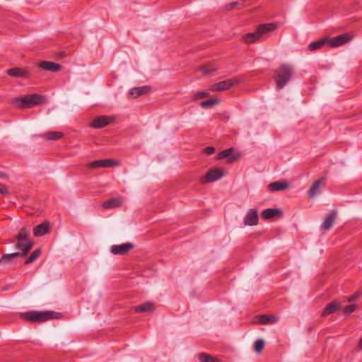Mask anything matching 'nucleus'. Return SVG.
Segmentation results:
<instances>
[{"mask_svg": "<svg viewBox=\"0 0 362 362\" xmlns=\"http://www.w3.org/2000/svg\"><path fill=\"white\" fill-rule=\"evenodd\" d=\"M11 103L18 108L28 109L45 103L46 98L42 95L33 93L22 97L13 98L11 99Z\"/></svg>", "mask_w": 362, "mask_h": 362, "instance_id": "f257e3e1", "label": "nucleus"}, {"mask_svg": "<svg viewBox=\"0 0 362 362\" xmlns=\"http://www.w3.org/2000/svg\"><path fill=\"white\" fill-rule=\"evenodd\" d=\"M62 314L54 311H36L32 310L20 313V318L23 320L41 323L51 319H58Z\"/></svg>", "mask_w": 362, "mask_h": 362, "instance_id": "f03ea898", "label": "nucleus"}, {"mask_svg": "<svg viewBox=\"0 0 362 362\" xmlns=\"http://www.w3.org/2000/svg\"><path fill=\"white\" fill-rule=\"evenodd\" d=\"M293 68L291 64H282L275 71L274 79L277 90H281L291 80Z\"/></svg>", "mask_w": 362, "mask_h": 362, "instance_id": "7ed1b4c3", "label": "nucleus"}, {"mask_svg": "<svg viewBox=\"0 0 362 362\" xmlns=\"http://www.w3.org/2000/svg\"><path fill=\"white\" fill-rule=\"evenodd\" d=\"M277 28L276 23L260 24L257 26L254 33H250L243 36V40L247 44L255 42L259 40L262 36L268 32H271Z\"/></svg>", "mask_w": 362, "mask_h": 362, "instance_id": "20e7f679", "label": "nucleus"}, {"mask_svg": "<svg viewBox=\"0 0 362 362\" xmlns=\"http://www.w3.org/2000/svg\"><path fill=\"white\" fill-rule=\"evenodd\" d=\"M224 175V171L221 168H211L208 170L204 177H202L200 181L202 183L215 182L220 180Z\"/></svg>", "mask_w": 362, "mask_h": 362, "instance_id": "39448f33", "label": "nucleus"}, {"mask_svg": "<svg viewBox=\"0 0 362 362\" xmlns=\"http://www.w3.org/2000/svg\"><path fill=\"white\" fill-rule=\"evenodd\" d=\"M238 83L239 81L237 79H228L211 85L209 90L211 91L226 90Z\"/></svg>", "mask_w": 362, "mask_h": 362, "instance_id": "423d86ee", "label": "nucleus"}, {"mask_svg": "<svg viewBox=\"0 0 362 362\" xmlns=\"http://www.w3.org/2000/svg\"><path fill=\"white\" fill-rule=\"evenodd\" d=\"M239 158L240 154L238 153H234L233 148H229L223 150L216 155V159L221 160L226 158L228 163H233L235 162L239 159Z\"/></svg>", "mask_w": 362, "mask_h": 362, "instance_id": "0eeeda50", "label": "nucleus"}, {"mask_svg": "<svg viewBox=\"0 0 362 362\" xmlns=\"http://www.w3.org/2000/svg\"><path fill=\"white\" fill-rule=\"evenodd\" d=\"M8 76L24 79L30 78L31 76L30 71L28 68L14 67L6 71Z\"/></svg>", "mask_w": 362, "mask_h": 362, "instance_id": "6e6552de", "label": "nucleus"}, {"mask_svg": "<svg viewBox=\"0 0 362 362\" xmlns=\"http://www.w3.org/2000/svg\"><path fill=\"white\" fill-rule=\"evenodd\" d=\"M134 244L127 242L121 245H113L110 247V251L114 255H123L127 254L129 250L133 249Z\"/></svg>", "mask_w": 362, "mask_h": 362, "instance_id": "1a4fd4ad", "label": "nucleus"}, {"mask_svg": "<svg viewBox=\"0 0 362 362\" xmlns=\"http://www.w3.org/2000/svg\"><path fill=\"white\" fill-rule=\"evenodd\" d=\"M350 40L351 37L348 34H342L331 39L327 38V43L331 47H337L347 43Z\"/></svg>", "mask_w": 362, "mask_h": 362, "instance_id": "9d476101", "label": "nucleus"}, {"mask_svg": "<svg viewBox=\"0 0 362 362\" xmlns=\"http://www.w3.org/2000/svg\"><path fill=\"white\" fill-rule=\"evenodd\" d=\"M117 165V162H115L112 159H101L94 160L88 164H87V167L90 169L93 168H110Z\"/></svg>", "mask_w": 362, "mask_h": 362, "instance_id": "9b49d317", "label": "nucleus"}, {"mask_svg": "<svg viewBox=\"0 0 362 362\" xmlns=\"http://www.w3.org/2000/svg\"><path fill=\"white\" fill-rule=\"evenodd\" d=\"M34 245V243L32 240H26V241H18L16 244V248L21 250V252H18L21 257H25L28 255L30 250Z\"/></svg>", "mask_w": 362, "mask_h": 362, "instance_id": "f8f14e48", "label": "nucleus"}, {"mask_svg": "<svg viewBox=\"0 0 362 362\" xmlns=\"http://www.w3.org/2000/svg\"><path fill=\"white\" fill-rule=\"evenodd\" d=\"M259 216L257 209H250L244 218V223L247 226H255L258 223Z\"/></svg>", "mask_w": 362, "mask_h": 362, "instance_id": "ddd939ff", "label": "nucleus"}, {"mask_svg": "<svg viewBox=\"0 0 362 362\" xmlns=\"http://www.w3.org/2000/svg\"><path fill=\"white\" fill-rule=\"evenodd\" d=\"M112 120L113 119L110 117L99 116L92 121L90 126L95 129H101L110 124Z\"/></svg>", "mask_w": 362, "mask_h": 362, "instance_id": "4468645a", "label": "nucleus"}, {"mask_svg": "<svg viewBox=\"0 0 362 362\" xmlns=\"http://www.w3.org/2000/svg\"><path fill=\"white\" fill-rule=\"evenodd\" d=\"M337 217V211H332L329 214H328L325 218L324 221L322 222L321 225V229L327 231L331 229Z\"/></svg>", "mask_w": 362, "mask_h": 362, "instance_id": "2eb2a0df", "label": "nucleus"}, {"mask_svg": "<svg viewBox=\"0 0 362 362\" xmlns=\"http://www.w3.org/2000/svg\"><path fill=\"white\" fill-rule=\"evenodd\" d=\"M39 66L43 70L50 71L52 72H57L62 68V66L59 64L48 61L41 62Z\"/></svg>", "mask_w": 362, "mask_h": 362, "instance_id": "dca6fc26", "label": "nucleus"}, {"mask_svg": "<svg viewBox=\"0 0 362 362\" xmlns=\"http://www.w3.org/2000/svg\"><path fill=\"white\" fill-rule=\"evenodd\" d=\"M267 187L271 192H279L287 189L288 187V183L286 180L276 181L271 182L268 185Z\"/></svg>", "mask_w": 362, "mask_h": 362, "instance_id": "f3484780", "label": "nucleus"}, {"mask_svg": "<svg viewBox=\"0 0 362 362\" xmlns=\"http://www.w3.org/2000/svg\"><path fill=\"white\" fill-rule=\"evenodd\" d=\"M49 230V223L47 221H45L41 224L36 226L33 229V233L36 237H40L46 233H47Z\"/></svg>", "mask_w": 362, "mask_h": 362, "instance_id": "a211bd4d", "label": "nucleus"}, {"mask_svg": "<svg viewBox=\"0 0 362 362\" xmlns=\"http://www.w3.org/2000/svg\"><path fill=\"white\" fill-rule=\"evenodd\" d=\"M282 214V211L279 209H264L262 214L261 216L263 219L267 220L271 219L274 217L281 216Z\"/></svg>", "mask_w": 362, "mask_h": 362, "instance_id": "6ab92c4d", "label": "nucleus"}, {"mask_svg": "<svg viewBox=\"0 0 362 362\" xmlns=\"http://www.w3.org/2000/svg\"><path fill=\"white\" fill-rule=\"evenodd\" d=\"M341 303L340 302L334 300L332 301L331 303H328L326 307L325 308L322 315L323 316H327L333 313H334L337 310L340 308Z\"/></svg>", "mask_w": 362, "mask_h": 362, "instance_id": "aec40b11", "label": "nucleus"}, {"mask_svg": "<svg viewBox=\"0 0 362 362\" xmlns=\"http://www.w3.org/2000/svg\"><path fill=\"white\" fill-rule=\"evenodd\" d=\"M122 200L121 198H112L107 200L103 204V207L105 209H112L119 207L122 205Z\"/></svg>", "mask_w": 362, "mask_h": 362, "instance_id": "412c9836", "label": "nucleus"}, {"mask_svg": "<svg viewBox=\"0 0 362 362\" xmlns=\"http://www.w3.org/2000/svg\"><path fill=\"white\" fill-rule=\"evenodd\" d=\"M150 88L148 86L135 87L130 90L129 94L134 98H136L148 92Z\"/></svg>", "mask_w": 362, "mask_h": 362, "instance_id": "4be33fe9", "label": "nucleus"}, {"mask_svg": "<svg viewBox=\"0 0 362 362\" xmlns=\"http://www.w3.org/2000/svg\"><path fill=\"white\" fill-rule=\"evenodd\" d=\"M155 308L154 304L151 302H146L144 304L134 308L135 313H146L153 311Z\"/></svg>", "mask_w": 362, "mask_h": 362, "instance_id": "5701e85b", "label": "nucleus"}, {"mask_svg": "<svg viewBox=\"0 0 362 362\" xmlns=\"http://www.w3.org/2000/svg\"><path fill=\"white\" fill-rule=\"evenodd\" d=\"M322 181L323 179H318L311 185L308 192V194L310 197L313 198L320 193V188Z\"/></svg>", "mask_w": 362, "mask_h": 362, "instance_id": "b1692460", "label": "nucleus"}, {"mask_svg": "<svg viewBox=\"0 0 362 362\" xmlns=\"http://www.w3.org/2000/svg\"><path fill=\"white\" fill-rule=\"evenodd\" d=\"M278 318L273 315H262L259 316V323L262 325L274 324Z\"/></svg>", "mask_w": 362, "mask_h": 362, "instance_id": "393cba45", "label": "nucleus"}, {"mask_svg": "<svg viewBox=\"0 0 362 362\" xmlns=\"http://www.w3.org/2000/svg\"><path fill=\"white\" fill-rule=\"evenodd\" d=\"M326 43H327V38L320 39L317 41L313 42L308 45L310 51H315L321 49Z\"/></svg>", "mask_w": 362, "mask_h": 362, "instance_id": "a878e982", "label": "nucleus"}, {"mask_svg": "<svg viewBox=\"0 0 362 362\" xmlns=\"http://www.w3.org/2000/svg\"><path fill=\"white\" fill-rule=\"evenodd\" d=\"M16 257H21L19 252L4 254L0 259V265L13 261Z\"/></svg>", "mask_w": 362, "mask_h": 362, "instance_id": "bb28decb", "label": "nucleus"}, {"mask_svg": "<svg viewBox=\"0 0 362 362\" xmlns=\"http://www.w3.org/2000/svg\"><path fill=\"white\" fill-rule=\"evenodd\" d=\"M63 136L64 134L61 132H48L43 135V137L47 140H59Z\"/></svg>", "mask_w": 362, "mask_h": 362, "instance_id": "cd10ccee", "label": "nucleus"}, {"mask_svg": "<svg viewBox=\"0 0 362 362\" xmlns=\"http://www.w3.org/2000/svg\"><path fill=\"white\" fill-rule=\"evenodd\" d=\"M29 236H30V230L26 227H23L19 231V233L17 236V240L18 241L30 240L29 239Z\"/></svg>", "mask_w": 362, "mask_h": 362, "instance_id": "c85d7f7f", "label": "nucleus"}, {"mask_svg": "<svg viewBox=\"0 0 362 362\" xmlns=\"http://www.w3.org/2000/svg\"><path fill=\"white\" fill-rule=\"evenodd\" d=\"M199 359L202 362H219L218 358L206 353L199 354Z\"/></svg>", "mask_w": 362, "mask_h": 362, "instance_id": "c756f323", "label": "nucleus"}, {"mask_svg": "<svg viewBox=\"0 0 362 362\" xmlns=\"http://www.w3.org/2000/svg\"><path fill=\"white\" fill-rule=\"evenodd\" d=\"M218 104H219V100L216 98L204 100L200 103V105L203 108H210V107H213L214 105H218Z\"/></svg>", "mask_w": 362, "mask_h": 362, "instance_id": "7c9ffc66", "label": "nucleus"}, {"mask_svg": "<svg viewBox=\"0 0 362 362\" xmlns=\"http://www.w3.org/2000/svg\"><path fill=\"white\" fill-rule=\"evenodd\" d=\"M41 252L40 249H35L27 258L25 262V264H29L33 262L40 255Z\"/></svg>", "mask_w": 362, "mask_h": 362, "instance_id": "2f4dec72", "label": "nucleus"}, {"mask_svg": "<svg viewBox=\"0 0 362 362\" xmlns=\"http://www.w3.org/2000/svg\"><path fill=\"white\" fill-rule=\"evenodd\" d=\"M237 7L238 9H240L243 7V4L238 1H234L229 3L225 6V8L228 11L233 10Z\"/></svg>", "mask_w": 362, "mask_h": 362, "instance_id": "473e14b6", "label": "nucleus"}, {"mask_svg": "<svg viewBox=\"0 0 362 362\" xmlns=\"http://www.w3.org/2000/svg\"><path fill=\"white\" fill-rule=\"evenodd\" d=\"M264 347V341L263 339H257L255 341L254 344V349L256 352L259 353L262 351Z\"/></svg>", "mask_w": 362, "mask_h": 362, "instance_id": "72a5a7b5", "label": "nucleus"}, {"mask_svg": "<svg viewBox=\"0 0 362 362\" xmlns=\"http://www.w3.org/2000/svg\"><path fill=\"white\" fill-rule=\"evenodd\" d=\"M201 70L204 74H210L214 73L216 71V69L212 65L206 64L201 67Z\"/></svg>", "mask_w": 362, "mask_h": 362, "instance_id": "f704fd0d", "label": "nucleus"}, {"mask_svg": "<svg viewBox=\"0 0 362 362\" xmlns=\"http://www.w3.org/2000/svg\"><path fill=\"white\" fill-rule=\"evenodd\" d=\"M356 307H357V305L355 304L346 305L344 308V313L346 315H349V314L353 313L356 309Z\"/></svg>", "mask_w": 362, "mask_h": 362, "instance_id": "c9c22d12", "label": "nucleus"}, {"mask_svg": "<svg viewBox=\"0 0 362 362\" xmlns=\"http://www.w3.org/2000/svg\"><path fill=\"white\" fill-rule=\"evenodd\" d=\"M209 96V93L206 91H199L194 94V100H199L201 98H206Z\"/></svg>", "mask_w": 362, "mask_h": 362, "instance_id": "e433bc0d", "label": "nucleus"}, {"mask_svg": "<svg viewBox=\"0 0 362 362\" xmlns=\"http://www.w3.org/2000/svg\"><path fill=\"white\" fill-rule=\"evenodd\" d=\"M203 152L206 155H211L215 152V148L213 146H207L203 149Z\"/></svg>", "mask_w": 362, "mask_h": 362, "instance_id": "4c0bfd02", "label": "nucleus"}, {"mask_svg": "<svg viewBox=\"0 0 362 362\" xmlns=\"http://www.w3.org/2000/svg\"><path fill=\"white\" fill-rule=\"evenodd\" d=\"M0 194H8L7 187L4 184H2V183H0Z\"/></svg>", "mask_w": 362, "mask_h": 362, "instance_id": "58836bf2", "label": "nucleus"}, {"mask_svg": "<svg viewBox=\"0 0 362 362\" xmlns=\"http://www.w3.org/2000/svg\"><path fill=\"white\" fill-rule=\"evenodd\" d=\"M358 295H354V296H351L349 298V301L351 302V301H354L357 298H358Z\"/></svg>", "mask_w": 362, "mask_h": 362, "instance_id": "ea45409f", "label": "nucleus"}, {"mask_svg": "<svg viewBox=\"0 0 362 362\" xmlns=\"http://www.w3.org/2000/svg\"><path fill=\"white\" fill-rule=\"evenodd\" d=\"M359 347L361 349H362V338L361 339L360 341H359V344H358Z\"/></svg>", "mask_w": 362, "mask_h": 362, "instance_id": "a19ab883", "label": "nucleus"}, {"mask_svg": "<svg viewBox=\"0 0 362 362\" xmlns=\"http://www.w3.org/2000/svg\"><path fill=\"white\" fill-rule=\"evenodd\" d=\"M3 176H4V174L0 175V177H3Z\"/></svg>", "mask_w": 362, "mask_h": 362, "instance_id": "79ce46f5", "label": "nucleus"}]
</instances>
